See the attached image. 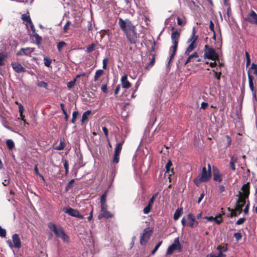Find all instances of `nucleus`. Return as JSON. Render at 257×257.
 Instances as JSON below:
<instances>
[{"instance_id": "9b49d317", "label": "nucleus", "mask_w": 257, "mask_h": 257, "mask_svg": "<svg viewBox=\"0 0 257 257\" xmlns=\"http://www.w3.org/2000/svg\"><path fill=\"white\" fill-rule=\"evenodd\" d=\"M63 211L70 216L78 218L81 219L84 218L83 215H81L77 209L71 207H64L62 209Z\"/></svg>"}, {"instance_id": "4d7b16f0", "label": "nucleus", "mask_w": 257, "mask_h": 257, "mask_svg": "<svg viewBox=\"0 0 257 257\" xmlns=\"http://www.w3.org/2000/svg\"><path fill=\"white\" fill-rule=\"evenodd\" d=\"M34 172L37 175L39 176L40 177H42V178L44 180L43 176L39 172V170L38 168V164H36L35 165Z\"/></svg>"}, {"instance_id": "4be33fe9", "label": "nucleus", "mask_w": 257, "mask_h": 257, "mask_svg": "<svg viewBox=\"0 0 257 257\" xmlns=\"http://www.w3.org/2000/svg\"><path fill=\"white\" fill-rule=\"evenodd\" d=\"M22 20L24 22H26V25L28 26L30 24L32 23V20L28 12L27 14H24L22 15Z\"/></svg>"}, {"instance_id": "cd10ccee", "label": "nucleus", "mask_w": 257, "mask_h": 257, "mask_svg": "<svg viewBox=\"0 0 257 257\" xmlns=\"http://www.w3.org/2000/svg\"><path fill=\"white\" fill-rule=\"evenodd\" d=\"M91 113V110H87L82 115V118L81 120V123H84L86 121H87L88 119V116Z\"/></svg>"}, {"instance_id": "052dcab7", "label": "nucleus", "mask_w": 257, "mask_h": 257, "mask_svg": "<svg viewBox=\"0 0 257 257\" xmlns=\"http://www.w3.org/2000/svg\"><path fill=\"white\" fill-rule=\"evenodd\" d=\"M6 236V230L0 226V236L5 237Z\"/></svg>"}, {"instance_id": "a211bd4d", "label": "nucleus", "mask_w": 257, "mask_h": 257, "mask_svg": "<svg viewBox=\"0 0 257 257\" xmlns=\"http://www.w3.org/2000/svg\"><path fill=\"white\" fill-rule=\"evenodd\" d=\"M213 178L214 181L221 182L222 181V175L217 168H213Z\"/></svg>"}, {"instance_id": "4468645a", "label": "nucleus", "mask_w": 257, "mask_h": 257, "mask_svg": "<svg viewBox=\"0 0 257 257\" xmlns=\"http://www.w3.org/2000/svg\"><path fill=\"white\" fill-rule=\"evenodd\" d=\"M248 77L249 87L252 92L253 98L256 100V90L254 87L253 79L254 77L250 74L249 72H247Z\"/></svg>"}, {"instance_id": "774afa93", "label": "nucleus", "mask_w": 257, "mask_h": 257, "mask_svg": "<svg viewBox=\"0 0 257 257\" xmlns=\"http://www.w3.org/2000/svg\"><path fill=\"white\" fill-rule=\"evenodd\" d=\"M238 160L237 156L236 155L232 156L230 158V162L236 163Z\"/></svg>"}, {"instance_id": "680f3d73", "label": "nucleus", "mask_w": 257, "mask_h": 257, "mask_svg": "<svg viewBox=\"0 0 257 257\" xmlns=\"http://www.w3.org/2000/svg\"><path fill=\"white\" fill-rule=\"evenodd\" d=\"M234 237L235 238L236 241H239L242 238V235L239 232H236L234 234Z\"/></svg>"}, {"instance_id": "f257e3e1", "label": "nucleus", "mask_w": 257, "mask_h": 257, "mask_svg": "<svg viewBox=\"0 0 257 257\" xmlns=\"http://www.w3.org/2000/svg\"><path fill=\"white\" fill-rule=\"evenodd\" d=\"M118 25L125 34L126 39L131 45H136L138 41V35L136 27L128 19L118 18Z\"/></svg>"}, {"instance_id": "c756f323", "label": "nucleus", "mask_w": 257, "mask_h": 257, "mask_svg": "<svg viewBox=\"0 0 257 257\" xmlns=\"http://www.w3.org/2000/svg\"><path fill=\"white\" fill-rule=\"evenodd\" d=\"M108 190L104 191L103 194L100 197V204L101 205L107 204L106 197L107 195Z\"/></svg>"}, {"instance_id": "5701e85b", "label": "nucleus", "mask_w": 257, "mask_h": 257, "mask_svg": "<svg viewBox=\"0 0 257 257\" xmlns=\"http://www.w3.org/2000/svg\"><path fill=\"white\" fill-rule=\"evenodd\" d=\"M172 166V163L171 162V161L170 160H168V162L167 163L166 165V166H165V168L166 169V172L167 173H170V168H171V167ZM171 174H169V178L170 179V176L172 175H173L174 174V171H173V168H172L171 170Z\"/></svg>"}, {"instance_id": "bf43d9fd", "label": "nucleus", "mask_w": 257, "mask_h": 257, "mask_svg": "<svg viewBox=\"0 0 257 257\" xmlns=\"http://www.w3.org/2000/svg\"><path fill=\"white\" fill-rule=\"evenodd\" d=\"M117 42L119 43V44L117 43V45H119L120 47L124 48L125 47L126 43L123 39H120Z\"/></svg>"}, {"instance_id": "20e7f679", "label": "nucleus", "mask_w": 257, "mask_h": 257, "mask_svg": "<svg viewBox=\"0 0 257 257\" xmlns=\"http://www.w3.org/2000/svg\"><path fill=\"white\" fill-rule=\"evenodd\" d=\"M245 203V200H243L242 198H238L234 209L228 208V210L231 212L230 215L228 216L230 217L237 216L242 212V207L244 206Z\"/></svg>"}, {"instance_id": "c85d7f7f", "label": "nucleus", "mask_w": 257, "mask_h": 257, "mask_svg": "<svg viewBox=\"0 0 257 257\" xmlns=\"http://www.w3.org/2000/svg\"><path fill=\"white\" fill-rule=\"evenodd\" d=\"M183 214V209L182 208H178L176 211L175 212V213L174 214V219L175 220H177L180 216Z\"/></svg>"}, {"instance_id": "6e6552de", "label": "nucleus", "mask_w": 257, "mask_h": 257, "mask_svg": "<svg viewBox=\"0 0 257 257\" xmlns=\"http://www.w3.org/2000/svg\"><path fill=\"white\" fill-rule=\"evenodd\" d=\"M7 243L11 248L20 249L21 247V241L17 233H15L12 235V241L10 239L8 240Z\"/></svg>"}, {"instance_id": "58836bf2", "label": "nucleus", "mask_w": 257, "mask_h": 257, "mask_svg": "<svg viewBox=\"0 0 257 257\" xmlns=\"http://www.w3.org/2000/svg\"><path fill=\"white\" fill-rule=\"evenodd\" d=\"M212 72L214 74V77L218 80L220 81L221 75L222 74L221 72L220 71L219 72H217L215 71V70H212Z\"/></svg>"}, {"instance_id": "f704fd0d", "label": "nucleus", "mask_w": 257, "mask_h": 257, "mask_svg": "<svg viewBox=\"0 0 257 257\" xmlns=\"http://www.w3.org/2000/svg\"><path fill=\"white\" fill-rule=\"evenodd\" d=\"M153 205L148 203L147 206L143 209V212L145 214L149 213L152 208Z\"/></svg>"}, {"instance_id": "a19ab883", "label": "nucleus", "mask_w": 257, "mask_h": 257, "mask_svg": "<svg viewBox=\"0 0 257 257\" xmlns=\"http://www.w3.org/2000/svg\"><path fill=\"white\" fill-rule=\"evenodd\" d=\"M44 64L46 66L48 67H51V64L52 62V60L48 57H44Z\"/></svg>"}, {"instance_id": "393cba45", "label": "nucleus", "mask_w": 257, "mask_h": 257, "mask_svg": "<svg viewBox=\"0 0 257 257\" xmlns=\"http://www.w3.org/2000/svg\"><path fill=\"white\" fill-rule=\"evenodd\" d=\"M199 57L198 54L197 52H194L192 54L189 56L187 60L185 63V65L187 64L188 63L190 62H194L195 58H197Z\"/></svg>"}, {"instance_id": "864d4df0", "label": "nucleus", "mask_w": 257, "mask_h": 257, "mask_svg": "<svg viewBox=\"0 0 257 257\" xmlns=\"http://www.w3.org/2000/svg\"><path fill=\"white\" fill-rule=\"evenodd\" d=\"M194 34H196V30H195V28L193 27V28L192 29V34H191V37L188 40V43H190V42L191 43L193 41V40H194L193 37L194 36Z\"/></svg>"}, {"instance_id": "39448f33", "label": "nucleus", "mask_w": 257, "mask_h": 257, "mask_svg": "<svg viewBox=\"0 0 257 257\" xmlns=\"http://www.w3.org/2000/svg\"><path fill=\"white\" fill-rule=\"evenodd\" d=\"M181 223L183 226H188L192 228L198 225V222L195 220V217L191 213L187 215L186 219L184 217L182 219Z\"/></svg>"}, {"instance_id": "a878e982", "label": "nucleus", "mask_w": 257, "mask_h": 257, "mask_svg": "<svg viewBox=\"0 0 257 257\" xmlns=\"http://www.w3.org/2000/svg\"><path fill=\"white\" fill-rule=\"evenodd\" d=\"M197 46L196 43H194L193 42H191L190 44L187 48L185 52V55H189V53L192 52Z\"/></svg>"}, {"instance_id": "b1692460", "label": "nucleus", "mask_w": 257, "mask_h": 257, "mask_svg": "<svg viewBox=\"0 0 257 257\" xmlns=\"http://www.w3.org/2000/svg\"><path fill=\"white\" fill-rule=\"evenodd\" d=\"M152 58L150 59V61L149 64L145 67V69L150 70L155 63L156 53H154L152 55Z\"/></svg>"}, {"instance_id": "6ab92c4d", "label": "nucleus", "mask_w": 257, "mask_h": 257, "mask_svg": "<svg viewBox=\"0 0 257 257\" xmlns=\"http://www.w3.org/2000/svg\"><path fill=\"white\" fill-rule=\"evenodd\" d=\"M204 218L210 222L215 221L217 224H220L223 221L222 214H218L215 217L213 216H206Z\"/></svg>"}, {"instance_id": "de8ad7c7", "label": "nucleus", "mask_w": 257, "mask_h": 257, "mask_svg": "<svg viewBox=\"0 0 257 257\" xmlns=\"http://www.w3.org/2000/svg\"><path fill=\"white\" fill-rule=\"evenodd\" d=\"M79 113L78 111H75L73 112L72 114V119L71 120V122L73 124H75L76 123V120L77 116L78 115Z\"/></svg>"}, {"instance_id": "603ef678", "label": "nucleus", "mask_w": 257, "mask_h": 257, "mask_svg": "<svg viewBox=\"0 0 257 257\" xmlns=\"http://www.w3.org/2000/svg\"><path fill=\"white\" fill-rule=\"evenodd\" d=\"M70 24H71L70 21H67L66 23L65 24V25L63 28V32L64 33H66L67 32Z\"/></svg>"}, {"instance_id": "8fccbe9b", "label": "nucleus", "mask_w": 257, "mask_h": 257, "mask_svg": "<svg viewBox=\"0 0 257 257\" xmlns=\"http://www.w3.org/2000/svg\"><path fill=\"white\" fill-rule=\"evenodd\" d=\"M63 165L65 170V175H67L69 172V164L67 160L64 161Z\"/></svg>"}, {"instance_id": "338daca9", "label": "nucleus", "mask_w": 257, "mask_h": 257, "mask_svg": "<svg viewBox=\"0 0 257 257\" xmlns=\"http://www.w3.org/2000/svg\"><path fill=\"white\" fill-rule=\"evenodd\" d=\"M10 184V177H9V176H8L7 177H6V179H5L3 182V184L5 186H8Z\"/></svg>"}, {"instance_id": "37998d69", "label": "nucleus", "mask_w": 257, "mask_h": 257, "mask_svg": "<svg viewBox=\"0 0 257 257\" xmlns=\"http://www.w3.org/2000/svg\"><path fill=\"white\" fill-rule=\"evenodd\" d=\"M37 85L38 87H43V88H45L46 89H47V87L48 86V83L45 82H44V81H39L37 83Z\"/></svg>"}, {"instance_id": "0eeeda50", "label": "nucleus", "mask_w": 257, "mask_h": 257, "mask_svg": "<svg viewBox=\"0 0 257 257\" xmlns=\"http://www.w3.org/2000/svg\"><path fill=\"white\" fill-rule=\"evenodd\" d=\"M153 233V229L150 227L144 229L143 233L140 236V244L144 245L149 240L150 237Z\"/></svg>"}, {"instance_id": "a18cd8bd", "label": "nucleus", "mask_w": 257, "mask_h": 257, "mask_svg": "<svg viewBox=\"0 0 257 257\" xmlns=\"http://www.w3.org/2000/svg\"><path fill=\"white\" fill-rule=\"evenodd\" d=\"M75 182L74 179H71L65 187V190L68 191L69 189L72 188L73 187V184Z\"/></svg>"}, {"instance_id": "c03bdc74", "label": "nucleus", "mask_w": 257, "mask_h": 257, "mask_svg": "<svg viewBox=\"0 0 257 257\" xmlns=\"http://www.w3.org/2000/svg\"><path fill=\"white\" fill-rule=\"evenodd\" d=\"M25 111L24 107H20V110H19V113H20V117L18 118V119H21L22 120H24L25 119V116L23 115V113Z\"/></svg>"}, {"instance_id": "5fc2aeb1", "label": "nucleus", "mask_w": 257, "mask_h": 257, "mask_svg": "<svg viewBox=\"0 0 257 257\" xmlns=\"http://www.w3.org/2000/svg\"><path fill=\"white\" fill-rule=\"evenodd\" d=\"M162 242V241H161L160 242H159L158 244H157L156 245L155 248L152 251V252H151L152 254H154L156 252V251L158 250V248L160 246Z\"/></svg>"}, {"instance_id": "f03ea898", "label": "nucleus", "mask_w": 257, "mask_h": 257, "mask_svg": "<svg viewBox=\"0 0 257 257\" xmlns=\"http://www.w3.org/2000/svg\"><path fill=\"white\" fill-rule=\"evenodd\" d=\"M175 30V28L173 27L171 28V30L173 31L171 34V40L172 42L173 45L170 48V52L171 53V55L170 56V59L168 62V65L170 64L171 61L173 59L174 56L176 55L179 40L180 39V33L177 30L174 31Z\"/></svg>"}, {"instance_id": "473e14b6", "label": "nucleus", "mask_w": 257, "mask_h": 257, "mask_svg": "<svg viewBox=\"0 0 257 257\" xmlns=\"http://www.w3.org/2000/svg\"><path fill=\"white\" fill-rule=\"evenodd\" d=\"M217 249L219 251L225 252L228 250L227 246L226 244H221L218 246Z\"/></svg>"}, {"instance_id": "ea45409f", "label": "nucleus", "mask_w": 257, "mask_h": 257, "mask_svg": "<svg viewBox=\"0 0 257 257\" xmlns=\"http://www.w3.org/2000/svg\"><path fill=\"white\" fill-rule=\"evenodd\" d=\"M61 108L63 111V114L65 115V120L66 121L68 120V115L67 113V112L65 109V104L64 103L60 104Z\"/></svg>"}, {"instance_id": "f8f14e48", "label": "nucleus", "mask_w": 257, "mask_h": 257, "mask_svg": "<svg viewBox=\"0 0 257 257\" xmlns=\"http://www.w3.org/2000/svg\"><path fill=\"white\" fill-rule=\"evenodd\" d=\"M241 190L242 191V194L240 192V195L238 198H242L243 200L246 201V199L248 198L250 194V183L247 182L246 184H243L241 188Z\"/></svg>"}, {"instance_id": "9d476101", "label": "nucleus", "mask_w": 257, "mask_h": 257, "mask_svg": "<svg viewBox=\"0 0 257 257\" xmlns=\"http://www.w3.org/2000/svg\"><path fill=\"white\" fill-rule=\"evenodd\" d=\"M175 250H178L179 252L182 251V247L178 237L175 238L174 243L169 246L167 250V254H172Z\"/></svg>"}, {"instance_id": "09e8293b", "label": "nucleus", "mask_w": 257, "mask_h": 257, "mask_svg": "<svg viewBox=\"0 0 257 257\" xmlns=\"http://www.w3.org/2000/svg\"><path fill=\"white\" fill-rule=\"evenodd\" d=\"M158 195V192L153 194L152 195V196L151 197V198L150 199L148 203L153 205L154 202L155 200L157 198Z\"/></svg>"}, {"instance_id": "1a4fd4ad", "label": "nucleus", "mask_w": 257, "mask_h": 257, "mask_svg": "<svg viewBox=\"0 0 257 257\" xmlns=\"http://www.w3.org/2000/svg\"><path fill=\"white\" fill-rule=\"evenodd\" d=\"M124 143V140L122 139L116 144L114 150V154L113 157L112 162L114 164H117L119 161V156L122 149V145Z\"/></svg>"}, {"instance_id": "7ed1b4c3", "label": "nucleus", "mask_w": 257, "mask_h": 257, "mask_svg": "<svg viewBox=\"0 0 257 257\" xmlns=\"http://www.w3.org/2000/svg\"><path fill=\"white\" fill-rule=\"evenodd\" d=\"M211 177V173L208 172L206 167L202 168V172L198 177L194 179V182L197 186H199L201 183L208 181Z\"/></svg>"}, {"instance_id": "69168bd1", "label": "nucleus", "mask_w": 257, "mask_h": 257, "mask_svg": "<svg viewBox=\"0 0 257 257\" xmlns=\"http://www.w3.org/2000/svg\"><path fill=\"white\" fill-rule=\"evenodd\" d=\"M245 220H246V218H240L235 222V224L236 225L242 224L245 222Z\"/></svg>"}, {"instance_id": "423d86ee", "label": "nucleus", "mask_w": 257, "mask_h": 257, "mask_svg": "<svg viewBox=\"0 0 257 257\" xmlns=\"http://www.w3.org/2000/svg\"><path fill=\"white\" fill-rule=\"evenodd\" d=\"M204 58L213 61H219V56L215 50L206 45L204 47Z\"/></svg>"}, {"instance_id": "79ce46f5", "label": "nucleus", "mask_w": 257, "mask_h": 257, "mask_svg": "<svg viewBox=\"0 0 257 257\" xmlns=\"http://www.w3.org/2000/svg\"><path fill=\"white\" fill-rule=\"evenodd\" d=\"M7 56V54L2 52L0 53V66L4 65L5 63L4 62V60Z\"/></svg>"}, {"instance_id": "2f4dec72", "label": "nucleus", "mask_w": 257, "mask_h": 257, "mask_svg": "<svg viewBox=\"0 0 257 257\" xmlns=\"http://www.w3.org/2000/svg\"><path fill=\"white\" fill-rule=\"evenodd\" d=\"M6 144L8 148L10 150H12L15 147V143L12 140H7Z\"/></svg>"}, {"instance_id": "3c124183", "label": "nucleus", "mask_w": 257, "mask_h": 257, "mask_svg": "<svg viewBox=\"0 0 257 257\" xmlns=\"http://www.w3.org/2000/svg\"><path fill=\"white\" fill-rule=\"evenodd\" d=\"M103 217L106 219H108L113 217V215L109 211H107L105 213H103Z\"/></svg>"}, {"instance_id": "6e6d98bb", "label": "nucleus", "mask_w": 257, "mask_h": 257, "mask_svg": "<svg viewBox=\"0 0 257 257\" xmlns=\"http://www.w3.org/2000/svg\"><path fill=\"white\" fill-rule=\"evenodd\" d=\"M245 56H246V67H248L250 64V56H249V54H248V53L247 51H245Z\"/></svg>"}, {"instance_id": "412c9836", "label": "nucleus", "mask_w": 257, "mask_h": 257, "mask_svg": "<svg viewBox=\"0 0 257 257\" xmlns=\"http://www.w3.org/2000/svg\"><path fill=\"white\" fill-rule=\"evenodd\" d=\"M85 76H86V74L85 73H82V74L77 75L76 76L75 79H74L73 80L69 81V82L67 83V87L69 89L72 88L75 85V83H76L77 78H80L81 77H85Z\"/></svg>"}, {"instance_id": "bb28decb", "label": "nucleus", "mask_w": 257, "mask_h": 257, "mask_svg": "<svg viewBox=\"0 0 257 257\" xmlns=\"http://www.w3.org/2000/svg\"><path fill=\"white\" fill-rule=\"evenodd\" d=\"M65 146V140L64 138H63L60 140L59 144L58 146H57L54 149L58 151H61L64 149Z\"/></svg>"}, {"instance_id": "c9c22d12", "label": "nucleus", "mask_w": 257, "mask_h": 257, "mask_svg": "<svg viewBox=\"0 0 257 257\" xmlns=\"http://www.w3.org/2000/svg\"><path fill=\"white\" fill-rule=\"evenodd\" d=\"M33 37L36 39V43L37 45H39L42 42V37L40 36L37 33H35L33 35Z\"/></svg>"}, {"instance_id": "aec40b11", "label": "nucleus", "mask_w": 257, "mask_h": 257, "mask_svg": "<svg viewBox=\"0 0 257 257\" xmlns=\"http://www.w3.org/2000/svg\"><path fill=\"white\" fill-rule=\"evenodd\" d=\"M120 81L121 86L123 88L128 89L132 86L131 83L127 80V76L126 74L121 78Z\"/></svg>"}, {"instance_id": "13d9d810", "label": "nucleus", "mask_w": 257, "mask_h": 257, "mask_svg": "<svg viewBox=\"0 0 257 257\" xmlns=\"http://www.w3.org/2000/svg\"><path fill=\"white\" fill-rule=\"evenodd\" d=\"M155 47H156V42L154 41L152 44L151 48L150 50V55H152L154 53H155Z\"/></svg>"}, {"instance_id": "ddd939ff", "label": "nucleus", "mask_w": 257, "mask_h": 257, "mask_svg": "<svg viewBox=\"0 0 257 257\" xmlns=\"http://www.w3.org/2000/svg\"><path fill=\"white\" fill-rule=\"evenodd\" d=\"M48 226L49 229L54 233L55 236L57 237H59L60 236L62 231H64L62 227L60 226L57 227L56 225L52 222L49 223Z\"/></svg>"}, {"instance_id": "7c9ffc66", "label": "nucleus", "mask_w": 257, "mask_h": 257, "mask_svg": "<svg viewBox=\"0 0 257 257\" xmlns=\"http://www.w3.org/2000/svg\"><path fill=\"white\" fill-rule=\"evenodd\" d=\"M104 73V71L103 70L99 69L97 70L95 73L94 77V81L95 82L97 81L98 79L103 75Z\"/></svg>"}, {"instance_id": "49530a36", "label": "nucleus", "mask_w": 257, "mask_h": 257, "mask_svg": "<svg viewBox=\"0 0 257 257\" xmlns=\"http://www.w3.org/2000/svg\"><path fill=\"white\" fill-rule=\"evenodd\" d=\"M95 47V44L94 43H92L91 45H89L86 49V52L87 53H91L94 50V48Z\"/></svg>"}, {"instance_id": "72a5a7b5", "label": "nucleus", "mask_w": 257, "mask_h": 257, "mask_svg": "<svg viewBox=\"0 0 257 257\" xmlns=\"http://www.w3.org/2000/svg\"><path fill=\"white\" fill-rule=\"evenodd\" d=\"M67 45V43L64 41L59 42L57 44V49L59 52H61V50Z\"/></svg>"}, {"instance_id": "dca6fc26", "label": "nucleus", "mask_w": 257, "mask_h": 257, "mask_svg": "<svg viewBox=\"0 0 257 257\" xmlns=\"http://www.w3.org/2000/svg\"><path fill=\"white\" fill-rule=\"evenodd\" d=\"M245 20L246 22L251 24L257 25V14L252 10L250 13L248 14L247 17L245 18Z\"/></svg>"}, {"instance_id": "0e129e2a", "label": "nucleus", "mask_w": 257, "mask_h": 257, "mask_svg": "<svg viewBox=\"0 0 257 257\" xmlns=\"http://www.w3.org/2000/svg\"><path fill=\"white\" fill-rule=\"evenodd\" d=\"M108 205L107 204L101 205V211L102 213H104L107 210Z\"/></svg>"}, {"instance_id": "e433bc0d", "label": "nucleus", "mask_w": 257, "mask_h": 257, "mask_svg": "<svg viewBox=\"0 0 257 257\" xmlns=\"http://www.w3.org/2000/svg\"><path fill=\"white\" fill-rule=\"evenodd\" d=\"M253 70V74L256 76H257V64H255L254 63H252L251 66L250 68L249 69V70L248 72L250 73V70Z\"/></svg>"}, {"instance_id": "f3484780", "label": "nucleus", "mask_w": 257, "mask_h": 257, "mask_svg": "<svg viewBox=\"0 0 257 257\" xmlns=\"http://www.w3.org/2000/svg\"><path fill=\"white\" fill-rule=\"evenodd\" d=\"M11 66L14 70L18 73H24L26 72V69L21 64L18 62H12Z\"/></svg>"}, {"instance_id": "e2e57ef3", "label": "nucleus", "mask_w": 257, "mask_h": 257, "mask_svg": "<svg viewBox=\"0 0 257 257\" xmlns=\"http://www.w3.org/2000/svg\"><path fill=\"white\" fill-rule=\"evenodd\" d=\"M226 141H227V144L226 145V148H227L229 147L231 144V139L230 137L228 135H226L225 136Z\"/></svg>"}, {"instance_id": "2eb2a0df", "label": "nucleus", "mask_w": 257, "mask_h": 257, "mask_svg": "<svg viewBox=\"0 0 257 257\" xmlns=\"http://www.w3.org/2000/svg\"><path fill=\"white\" fill-rule=\"evenodd\" d=\"M34 48L27 47L22 48L17 53V56H31V54L34 51Z\"/></svg>"}, {"instance_id": "4c0bfd02", "label": "nucleus", "mask_w": 257, "mask_h": 257, "mask_svg": "<svg viewBox=\"0 0 257 257\" xmlns=\"http://www.w3.org/2000/svg\"><path fill=\"white\" fill-rule=\"evenodd\" d=\"M61 238V239L64 241V242H68L69 240V236L65 233L64 231L61 232V235L59 237Z\"/></svg>"}]
</instances>
